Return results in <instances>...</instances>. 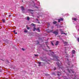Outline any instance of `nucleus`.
<instances>
[{
  "instance_id": "a878e982",
  "label": "nucleus",
  "mask_w": 79,
  "mask_h": 79,
  "mask_svg": "<svg viewBox=\"0 0 79 79\" xmlns=\"http://www.w3.org/2000/svg\"><path fill=\"white\" fill-rule=\"evenodd\" d=\"M27 29H28V30H29V29H30V28L29 27H27Z\"/></svg>"
},
{
  "instance_id": "2f4dec72",
  "label": "nucleus",
  "mask_w": 79,
  "mask_h": 79,
  "mask_svg": "<svg viewBox=\"0 0 79 79\" xmlns=\"http://www.w3.org/2000/svg\"><path fill=\"white\" fill-rule=\"evenodd\" d=\"M52 74L54 75H55V73H52Z\"/></svg>"
},
{
  "instance_id": "c756f323",
  "label": "nucleus",
  "mask_w": 79,
  "mask_h": 79,
  "mask_svg": "<svg viewBox=\"0 0 79 79\" xmlns=\"http://www.w3.org/2000/svg\"><path fill=\"white\" fill-rule=\"evenodd\" d=\"M77 39V41L78 42H79V38H78Z\"/></svg>"
},
{
  "instance_id": "f3484780",
  "label": "nucleus",
  "mask_w": 79,
  "mask_h": 79,
  "mask_svg": "<svg viewBox=\"0 0 79 79\" xmlns=\"http://www.w3.org/2000/svg\"><path fill=\"white\" fill-rule=\"evenodd\" d=\"M73 21H76L77 20V19H76V18H73Z\"/></svg>"
},
{
  "instance_id": "f03ea898",
  "label": "nucleus",
  "mask_w": 79,
  "mask_h": 79,
  "mask_svg": "<svg viewBox=\"0 0 79 79\" xmlns=\"http://www.w3.org/2000/svg\"><path fill=\"white\" fill-rule=\"evenodd\" d=\"M56 31H54L53 33L54 34H55V35L56 36L57 35V34H58V30H56Z\"/></svg>"
},
{
  "instance_id": "4c0bfd02",
  "label": "nucleus",
  "mask_w": 79,
  "mask_h": 79,
  "mask_svg": "<svg viewBox=\"0 0 79 79\" xmlns=\"http://www.w3.org/2000/svg\"><path fill=\"white\" fill-rule=\"evenodd\" d=\"M38 44H39V41H38Z\"/></svg>"
},
{
  "instance_id": "b1692460",
  "label": "nucleus",
  "mask_w": 79,
  "mask_h": 79,
  "mask_svg": "<svg viewBox=\"0 0 79 79\" xmlns=\"http://www.w3.org/2000/svg\"><path fill=\"white\" fill-rule=\"evenodd\" d=\"M56 67H54V71H55V70H56Z\"/></svg>"
},
{
  "instance_id": "423d86ee",
  "label": "nucleus",
  "mask_w": 79,
  "mask_h": 79,
  "mask_svg": "<svg viewBox=\"0 0 79 79\" xmlns=\"http://www.w3.org/2000/svg\"><path fill=\"white\" fill-rule=\"evenodd\" d=\"M59 58V57H58V56H57V57H54V59H56L55 60H56V61H59L58 60Z\"/></svg>"
},
{
  "instance_id": "6ab92c4d",
  "label": "nucleus",
  "mask_w": 79,
  "mask_h": 79,
  "mask_svg": "<svg viewBox=\"0 0 79 79\" xmlns=\"http://www.w3.org/2000/svg\"><path fill=\"white\" fill-rule=\"evenodd\" d=\"M27 19L28 21H29V19H30V18H29V17H27Z\"/></svg>"
},
{
  "instance_id": "0eeeda50",
  "label": "nucleus",
  "mask_w": 79,
  "mask_h": 79,
  "mask_svg": "<svg viewBox=\"0 0 79 79\" xmlns=\"http://www.w3.org/2000/svg\"><path fill=\"white\" fill-rule=\"evenodd\" d=\"M58 44H59V41H57L55 45L57 46V45H58Z\"/></svg>"
},
{
  "instance_id": "4be33fe9",
  "label": "nucleus",
  "mask_w": 79,
  "mask_h": 79,
  "mask_svg": "<svg viewBox=\"0 0 79 79\" xmlns=\"http://www.w3.org/2000/svg\"><path fill=\"white\" fill-rule=\"evenodd\" d=\"M34 55L35 56H39V55L37 54H34Z\"/></svg>"
},
{
  "instance_id": "2eb2a0df",
  "label": "nucleus",
  "mask_w": 79,
  "mask_h": 79,
  "mask_svg": "<svg viewBox=\"0 0 79 79\" xmlns=\"http://www.w3.org/2000/svg\"><path fill=\"white\" fill-rule=\"evenodd\" d=\"M57 22L56 21H53V24H55L56 23H57Z\"/></svg>"
},
{
  "instance_id": "f8f14e48",
  "label": "nucleus",
  "mask_w": 79,
  "mask_h": 79,
  "mask_svg": "<svg viewBox=\"0 0 79 79\" xmlns=\"http://www.w3.org/2000/svg\"><path fill=\"white\" fill-rule=\"evenodd\" d=\"M64 43L65 45H67V44H68V42H66V41L64 42Z\"/></svg>"
},
{
  "instance_id": "ddd939ff",
  "label": "nucleus",
  "mask_w": 79,
  "mask_h": 79,
  "mask_svg": "<svg viewBox=\"0 0 79 79\" xmlns=\"http://www.w3.org/2000/svg\"><path fill=\"white\" fill-rule=\"evenodd\" d=\"M31 26H33V27H35V25L34 23H31Z\"/></svg>"
},
{
  "instance_id": "79ce46f5",
  "label": "nucleus",
  "mask_w": 79,
  "mask_h": 79,
  "mask_svg": "<svg viewBox=\"0 0 79 79\" xmlns=\"http://www.w3.org/2000/svg\"><path fill=\"white\" fill-rule=\"evenodd\" d=\"M22 2H23V1H22Z\"/></svg>"
},
{
  "instance_id": "1a4fd4ad",
  "label": "nucleus",
  "mask_w": 79,
  "mask_h": 79,
  "mask_svg": "<svg viewBox=\"0 0 79 79\" xmlns=\"http://www.w3.org/2000/svg\"><path fill=\"white\" fill-rule=\"evenodd\" d=\"M72 52L73 54H75V53H76V51L74 50H73Z\"/></svg>"
},
{
  "instance_id": "39448f33",
  "label": "nucleus",
  "mask_w": 79,
  "mask_h": 79,
  "mask_svg": "<svg viewBox=\"0 0 79 79\" xmlns=\"http://www.w3.org/2000/svg\"><path fill=\"white\" fill-rule=\"evenodd\" d=\"M56 64H57V66L59 67V68H61V65H60V63H59V62H57Z\"/></svg>"
},
{
  "instance_id": "a19ab883",
  "label": "nucleus",
  "mask_w": 79,
  "mask_h": 79,
  "mask_svg": "<svg viewBox=\"0 0 79 79\" xmlns=\"http://www.w3.org/2000/svg\"><path fill=\"white\" fill-rule=\"evenodd\" d=\"M37 21H39V20L38 19H37Z\"/></svg>"
},
{
  "instance_id": "5701e85b",
  "label": "nucleus",
  "mask_w": 79,
  "mask_h": 79,
  "mask_svg": "<svg viewBox=\"0 0 79 79\" xmlns=\"http://www.w3.org/2000/svg\"><path fill=\"white\" fill-rule=\"evenodd\" d=\"M47 46L48 48L49 49H50V48L49 47V46H48V45H47Z\"/></svg>"
},
{
  "instance_id": "7c9ffc66",
  "label": "nucleus",
  "mask_w": 79,
  "mask_h": 79,
  "mask_svg": "<svg viewBox=\"0 0 79 79\" xmlns=\"http://www.w3.org/2000/svg\"><path fill=\"white\" fill-rule=\"evenodd\" d=\"M22 50H23V51H24V49L23 48H22Z\"/></svg>"
},
{
  "instance_id": "9d476101",
  "label": "nucleus",
  "mask_w": 79,
  "mask_h": 79,
  "mask_svg": "<svg viewBox=\"0 0 79 79\" xmlns=\"http://www.w3.org/2000/svg\"><path fill=\"white\" fill-rule=\"evenodd\" d=\"M49 29H47L46 30V31H47V32H52V31H53V30H52V31H50V30H49Z\"/></svg>"
},
{
  "instance_id": "c9c22d12",
  "label": "nucleus",
  "mask_w": 79,
  "mask_h": 79,
  "mask_svg": "<svg viewBox=\"0 0 79 79\" xmlns=\"http://www.w3.org/2000/svg\"><path fill=\"white\" fill-rule=\"evenodd\" d=\"M26 27H28V26L27 25V26H26Z\"/></svg>"
},
{
  "instance_id": "ea45409f",
  "label": "nucleus",
  "mask_w": 79,
  "mask_h": 79,
  "mask_svg": "<svg viewBox=\"0 0 79 79\" xmlns=\"http://www.w3.org/2000/svg\"><path fill=\"white\" fill-rule=\"evenodd\" d=\"M74 66V65H72V66Z\"/></svg>"
},
{
  "instance_id": "58836bf2",
  "label": "nucleus",
  "mask_w": 79,
  "mask_h": 79,
  "mask_svg": "<svg viewBox=\"0 0 79 79\" xmlns=\"http://www.w3.org/2000/svg\"><path fill=\"white\" fill-rule=\"evenodd\" d=\"M49 52H51L52 51V50H49Z\"/></svg>"
},
{
  "instance_id": "f704fd0d",
  "label": "nucleus",
  "mask_w": 79,
  "mask_h": 79,
  "mask_svg": "<svg viewBox=\"0 0 79 79\" xmlns=\"http://www.w3.org/2000/svg\"><path fill=\"white\" fill-rule=\"evenodd\" d=\"M9 17H10L11 16V15H9Z\"/></svg>"
},
{
  "instance_id": "473e14b6",
  "label": "nucleus",
  "mask_w": 79,
  "mask_h": 79,
  "mask_svg": "<svg viewBox=\"0 0 79 79\" xmlns=\"http://www.w3.org/2000/svg\"><path fill=\"white\" fill-rule=\"evenodd\" d=\"M14 34H18V33L15 32V33H14Z\"/></svg>"
},
{
  "instance_id": "c85d7f7f",
  "label": "nucleus",
  "mask_w": 79,
  "mask_h": 79,
  "mask_svg": "<svg viewBox=\"0 0 79 79\" xmlns=\"http://www.w3.org/2000/svg\"><path fill=\"white\" fill-rule=\"evenodd\" d=\"M51 44L52 45H53V46H54V44H53V43H52V42H51Z\"/></svg>"
},
{
  "instance_id": "6e6552de",
  "label": "nucleus",
  "mask_w": 79,
  "mask_h": 79,
  "mask_svg": "<svg viewBox=\"0 0 79 79\" xmlns=\"http://www.w3.org/2000/svg\"><path fill=\"white\" fill-rule=\"evenodd\" d=\"M21 8L22 11H25V9L24 8V7H23V6H21Z\"/></svg>"
},
{
  "instance_id": "7ed1b4c3",
  "label": "nucleus",
  "mask_w": 79,
  "mask_h": 79,
  "mask_svg": "<svg viewBox=\"0 0 79 79\" xmlns=\"http://www.w3.org/2000/svg\"><path fill=\"white\" fill-rule=\"evenodd\" d=\"M64 19L63 18H61L60 19H58V22L60 23V21H63Z\"/></svg>"
},
{
  "instance_id": "a211bd4d",
  "label": "nucleus",
  "mask_w": 79,
  "mask_h": 79,
  "mask_svg": "<svg viewBox=\"0 0 79 79\" xmlns=\"http://www.w3.org/2000/svg\"><path fill=\"white\" fill-rule=\"evenodd\" d=\"M27 30L26 29H25L24 30V32H27Z\"/></svg>"
},
{
  "instance_id": "f257e3e1",
  "label": "nucleus",
  "mask_w": 79,
  "mask_h": 79,
  "mask_svg": "<svg viewBox=\"0 0 79 79\" xmlns=\"http://www.w3.org/2000/svg\"><path fill=\"white\" fill-rule=\"evenodd\" d=\"M33 31H38L39 32H40V29H39V28H37V29H36L35 27H34L33 28Z\"/></svg>"
},
{
  "instance_id": "20e7f679",
  "label": "nucleus",
  "mask_w": 79,
  "mask_h": 79,
  "mask_svg": "<svg viewBox=\"0 0 79 79\" xmlns=\"http://www.w3.org/2000/svg\"><path fill=\"white\" fill-rule=\"evenodd\" d=\"M66 62L68 64V65H69V67L70 64H69V60L68 59H67V61Z\"/></svg>"
},
{
  "instance_id": "cd10ccee",
  "label": "nucleus",
  "mask_w": 79,
  "mask_h": 79,
  "mask_svg": "<svg viewBox=\"0 0 79 79\" xmlns=\"http://www.w3.org/2000/svg\"><path fill=\"white\" fill-rule=\"evenodd\" d=\"M29 11H33V10H29Z\"/></svg>"
},
{
  "instance_id": "9b49d317",
  "label": "nucleus",
  "mask_w": 79,
  "mask_h": 79,
  "mask_svg": "<svg viewBox=\"0 0 79 79\" xmlns=\"http://www.w3.org/2000/svg\"><path fill=\"white\" fill-rule=\"evenodd\" d=\"M61 74L59 72H58L57 75L59 76H61Z\"/></svg>"
},
{
  "instance_id": "4468645a",
  "label": "nucleus",
  "mask_w": 79,
  "mask_h": 79,
  "mask_svg": "<svg viewBox=\"0 0 79 79\" xmlns=\"http://www.w3.org/2000/svg\"><path fill=\"white\" fill-rule=\"evenodd\" d=\"M38 63H39V66H41V62H38Z\"/></svg>"
},
{
  "instance_id": "412c9836",
  "label": "nucleus",
  "mask_w": 79,
  "mask_h": 79,
  "mask_svg": "<svg viewBox=\"0 0 79 79\" xmlns=\"http://www.w3.org/2000/svg\"><path fill=\"white\" fill-rule=\"evenodd\" d=\"M2 21L3 23H5V20L3 19L2 20Z\"/></svg>"
},
{
  "instance_id": "393cba45",
  "label": "nucleus",
  "mask_w": 79,
  "mask_h": 79,
  "mask_svg": "<svg viewBox=\"0 0 79 79\" xmlns=\"http://www.w3.org/2000/svg\"><path fill=\"white\" fill-rule=\"evenodd\" d=\"M67 71H68L69 72V73H70V70H69V69H67Z\"/></svg>"
},
{
  "instance_id": "bb28decb",
  "label": "nucleus",
  "mask_w": 79,
  "mask_h": 79,
  "mask_svg": "<svg viewBox=\"0 0 79 79\" xmlns=\"http://www.w3.org/2000/svg\"><path fill=\"white\" fill-rule=\"evenodd\" d=\"M60 32H63V31H62V29H60Z\"/></svg>"
},
{
  "instance_id": "72a5a7b5",
  "label": "nucleus",
  "mask_w": 79,
  "mask_h": 79,
  "mask_svg": "<svg viewBox=\"0 0 79 79\" xmlns=\"http://www.w3.org/2000/svg\"><path fill=\"white\" fill-rule=\"evenodd\" d=\"M13 32H14V33H15V30H14V31H13Z\"/></svg>"
},
{
  "instance_id": "dca6fc26",
  "label": "nucleus",
  "mask_w": 79,
  "mask_h": 79,
  "mask_svg": "<svg viewBox=\"0 0 79 79\" xmlns=\"http://www.w3.org/2000/svg\"><path fill=\"white\" fill-rule=\"evenodd\" d=\"M51 55H50V56H53V55L54 54V52H51Z\"/></svg>"
},
{
  "instance_id": "e433bc0d",
  "label": "nucleus",
  "mask_w": 79,
  "mask_h": 79,
  "mask_svg": "<svg viewBox=\"0 0 79 79\" xmlns=\"http://www.w3.org/2000/svg\"><path fill=\"white\" fill-rule=\"evenodd\" d=\"M35 7H36V8H39V7H37V6H35Z\"/></svg>"
},
{
  "instance_id": "aec40b11",
  "label": "nucleus",
  "mask_w": 79,
  "mask_h": 79,
  "mask_svg": "<svg viewBox=\"0 0 79 79\" xmlns=\"http://www.w3.org/2000/svg\"><path fill=\"white\" fill-rule=\"evenodd\" d=\"M61 34H65V35H66V34L65 33H61Z\"/></svg>"
}]
</instances>
